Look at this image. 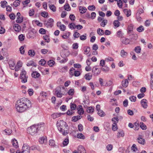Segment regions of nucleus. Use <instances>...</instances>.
<instances>
[{"instance_id": "423d86ee", "label": "nucleus", "mask_w": 153, "mask_h": 153, "mask_svg": "<svg viewBox=\"0 0 153 153\" xmlns=\"http://www.w3.org/2000/svg\"><path fill=\"white\" fill-rule=\"evenodd\" d=\"M59 129H60V132L62 133L63 135L65 136L68 134L69 131L67 124L64 126V127H63L62 128H60Z\"/></svg>"}, {"instance_id": "f704fd0d", "label": "nucleus", "mask_w": 153, "mask_h": 153, "mask_svg": "<svg viewBox=\"0 0 153 153\" xmlns=\"http://www.w3.org/2000/svg\"><path fill=\"white\" fill-rule=\"evenodd\" d=\"M98 114L100 116L103 117L105 115V114L102 110H100L98 111Z\"/></svg>"}, {"instance_id": "f8f14e48", "label": "nucleus", "mask_w": 153, "mask_h": 153, "mask_svg": "<svg viewBox=\"0 0 153 153\" xmlns=\"http://www.w3.org/2000/svg\"><path fill=\"white\" fill-rule=\"evenodd\" d=\"M141 105L144 108H146L147 107V101L145 99L142 100L141 101Z\"/></svg>"}, {"instance_id": "5fc2aeb1", "label": "nucleus", "mask_w": 153, "mask_h": 153, "mask_svg": "<svg viewBox=\"0 0 153 153\" xmlns=\"http://www.w3.org/2000/svg\"><path fill=\"white\" fill-rule=\"evenodd\" d=\"M23 21V19L21 17H17V19L16 20V22L17 23H21Z\"/></svg>"}, {"instance_id": "0eeeda50", "label": "nucleus", "mask_w": 153, "mask_h": 153, "mask_svg": "<svg viewBox=\"0 0 153 153\" xmlns=\"http://www.w3.org/2000/svg\"><path fill=\"white\" fill-rule=\"evenodd\" d=\"M92 71L94 75L97 76L100 74L101 72V70L99 69L97 66H95L93 68Z\"/></svg>"}, {"instance_id": "c03bdc74", "label": "nucleus", "mask_w": 153, "mask_h": 153, "mask_svg": "<svg viewBox=\"0 0 153 153\" xmlns=\"http://www.w3.org/2000/svg\"><path fill=\"white\" fill-rule=\"evenodd\" d=\"M141 50V48L140 46L136 47L134 49V51L137 53H139L140 52Z\"/></svg>"}, {"instance_id": "c85d7f7f", "label": "nucleus", "mask_w": 153, "mask_h": 153, "mask_svg": "<svg viewBox=\"0 0 153 153\" xmlns=\"http://www.w3.org/2000/svg\"><path fill=\"white\" fill-rule=\"evenodd\" d=\"M28 55L30 56L33 57L35 55V53L34 50H30L28 52Z\"/></svg>"}, {"instance_id": "4468645a", "label": "nucleus", "mask_w": 153, "mask_h": 153, "mask_svg": "<svg viewBox=\"0 0 153 153\" xmlns=\"http://www.w3.org/2000/svg\"><path fill=\"white\" fill-rule=\"evenodd\" d=\"M66 124V123L63 120H60L57 122L56 124L57 126V128H58V127H60L61 126H62L65 125Z\"/></svg>"}, {"instance_id": "dca6fc26", "label": "nucleus", "mask_w": 153, "mask_h": 153, "mask_svg": "<svg viewBox=\"0 0 153 153\" xmlns=\"http://www.w3.org/2000/svg\"><path fill=\"white\" fill-rule=\"evenodd\" d=\"M137 141L139 143L144 145L145 143V140L142 137H139L137 139Z\"/></svg>"}, {"instance_id": "b1692460", "label": "nucleus", "mask_w": 153, "mask_h": 153, "mask_svg": "<svg viewBox=\"0 0 153 153\" xmlns=\"http://www.w3.org/2000/svg\"><path fill=\"white\" fill-rule=\"evenodd\" d=\"M27 65L28 66H33L35 67L36 66V63L32 61H30L27 63Z\"/></svg>"}, {"instance_id": "4d7b16f0", "label": "nucleus", "mask_w": 153, "mask_h": 153, "mask_svg": "<svg viewBox=\"0 0 153 153\" xmlns=\"http://www.w3.org/2000/svg\"><path fill=\"white\" fill-rule=\"evenodd\" d=\"M80 73L79 71H76L75 69L74 75L76 76H78L80 75Z\"/></svg>"}, {"instance_id": "09e8293b", "label": "nucleus", "mask_w": 153, "mask_h": 153, "mask_svg": "<svg viewBox=\"0 0 153 153\" xmlns=\"http://www.w3.org/2000/svg\"><path fill=\"white\" fill-rule=\"evenodd\" d=\"M18 38L19 40L20 41H22L24 40L25 36L21 34L19 36Z\"/></svg>"}, {"instance_id": "3c124183", "label": "nucleus", "mask_w": 153, "mask_h": 153, "mask_svg": "<svg viewBox=\"0 0 153 153\" xmlns=\"http://www.w3.org/2000/svg\"><path fill=\"white\" fill-rule=\"evenodd\" d=\"M133 29V25L132 24L128 25V32H131L132 31Z\"/></svg>"}, {"instance_id": "0e129e2a", "label": "nucleus", "mask_w": 153, "mask_h": 153, "mask_svg": "<svg viewBox=\"0 0 153 153\" xmlns=\"http://www.w3.org/2000/svg\"><path fill=\"white\" fill-rule=\"evenodd\" d=\"M88 8L90 10H94L95 9V7L94 5H92L89 6Z\"/></svg>"}, {"instance_id": "49530a36", "label": "nucleus", "mask_w": 153, "mask_h": 153, "mask_svg": "<svg viewBox=\"0 0 153 153\" xmlns=\"http://www.w3.org/2000/svg\"><path fill=\"white\" fill-rule=\"evenodd\" d=\"M118 119L117 117H114L112 119V121L114 124H117L118 122Z\"/></svg>"}, {"instance_id": "cd10ccee", "label": "nucleus", "mask_w": 153, "mask_h": 153, "mask_svg": "<svg viewBox=\"0 0 153 153\" xmlns=\"http://www.w3.org/2000/svg\"><path fill=\"white\" fill-rule=\"evenodd\" d=\"M97 33L100 36H102L104 34V30L100 28H98L97 30Z\"/></svg>"}, {"instance_id": "6ab92c4d", "label": "nucleus", "mask_w": 153, "mask_h": 153, "mask_svg": "<svg viewBox=\"0 0 153 153\" xmlns=\"http://www.w3.org/2000/svg\"><path fill=\"white\" fill-rule=\"evenodd\" d=\"M13 28L14 30L16 32H19L21 30V27L18 24L14 25Z\"/></svg>"}, {"instance_id": "5701e85b", "label": "nucleus", "mask_w": 153, "mask_h": 153, "mask_svg": "<svg viewBox=\"0 0 153 153\" xmlns=\"http://www.w3.org/2000/svg\"><path fill=\"white\" fill-rule=\"evenodd\" d=\"M12 143L13 146L16 149L18 147V142L15 139H13Z\"/></svg>"}, {"instance_id": "2eb2a0df", "label": "nucleus", "mask_w": 153, "mask_h": 153, "mask_svg": "<svg viewBox=\"0 0 153 153\" xmlns=\"http://www.w3.org/2000/svg\"><path fill=\"white\" fill-rule=\"evenodd\" d=\"M123 12L127 17L130 16L131 15V11L130 10L125 9L123 10Z\"/></svg>"}, {"instance_id": "2f4dec72", "label": "nucleus", "mask_w": 153, "mask_h": 153, "mask_svg": "<svg viewBox=\"0 0 153 153\" xmlns=\"http://www.w3.org/2000/svg\"><path fill=\"white\" fill-rule=\"evenodd\" d=\"M94 108L92 107H89L87 109V112L89 113H92L94 111Z\"/></svg>"}, {"instance_id": "393cba45", "label": "nucleus", "mask_w": 153, "mask_h": 153, "mask_svg": "<svg viewBox=\"0 0 153 153\" xmlns=\"http://www.w3.org/2000/svg\"><path fill=\"white\" fill-rule=\"evenodd\" d=\"M79 10L80 11V13L82 14L85 12L87 9L85 7L80 6L79 7Z\"/></svg>"}, {"instance_id": "ddd939ff", "label": "nucleus", "mask_w": 153, "mask_h": 153, "mask_svg": "<svg viewBox=\"0 0 153 153\" xmlns=\"http://www.w3.org/2000/svg\"><path fill=\"white\" fill-rule=\"evenodd\" d=\"M128 79H126L123 80L122 82V86L125 88L127 87L128 85Z\"/></svg>"}, {"instance_id": "6e6d98bb", "label": "nucleus", "mask_w": 153, "mask_h": 153, "mask_svg": "<svg viewBox=\"0 0 153 153\" xmlns=\"http://www.w3.org/2000/svg\"><path fill=\"white\" fill-rule=\"evenodd\" d=\"M76 107V106L75 104L71 103V108L72 110H75Z\"/></svg>"}, {"instance_id": "f257e3e1", "label": "nucleus", "mask_w": 153, "mask_h": 153, "mask_svg": "<svg viewBox=\"0 0 153 153\" xmlns=\"http://www.w3.org/2000/svg\"><path fill=\"white\" fill-rule=\"evenodd\" d=\"M31 106L30 101L25 98H22L17 100L16 104V110L20 113L24 112Z\"/></svg>"}, {"instance_id": "37998d69", "label": "nucleus", "mask_w": 153, "mask_h": 153, "mask_svg": "<svg viewBox=\"0 0 153 153\" xmlns=\"http://www.w3.org/2000/svg\"><path fill=\"white\" fill-rule=\"evenodd\" d=\"M77 137L80 139H84L85 138V136L82 133L78 134L77 135Z\"/></svg>"}, {"instance_id": "473e14b6", "label": "nucleus", "mask_w": 153, "mask_h": 153, "mask_svg": "<svg viewBox=\"0 0 153 153\" xmlns=\"http://www.w3.org/2000/svg\"><path fill=\"white\" fill-rule=\"evenodd\" d=\"M64 9L67 11H69L71 10V7L68 4H67L64 5Z\"/></svg>"}, {"instance_id": "aec40b11", "label": "nucleus", "mask_w": 153, "mask_h": 153, "mask_svg": "<svg viewBox=\"0 0 153 153\" xmlns=\"http://www.w3.org/2000/svg\"><path fill=\"white\" fill-rule=\"evenodd\" d=\"M82 116L79 115V116H74L72 117V120L73 121L76 122L78 120L81 119L82 118Z\"/></svg>"}, {"instance_id": "f3484780", "label": "nucleus", "mask_w": 153, "mask_h": 153, "mask_svg": "<svg viewBox=\"0 0 153 153\" xmlns=\"http://www.w3.org/2000/svg\"><path fill=\"white\" fill-rule=\"evenodd\" d=\"M62 114L61 113H54L51 115V117L53 119H55L61 116Z\"/></svg>"}, {"instance_id": "e433bc0d", "label": "nucleus", "mask_w": 153, "mask_h": 153, "mask_svg": "<svg viewBox=\"0 0 153 153\" xmlns=\"http://www.w3.org/2000/svg\"><path fill=\"white\" fill-rule=\"evenodd\" d=\"M92 76L89 73L86 74L85 76V78L87 80H90Z\"/></svg>"}, {"instance_id": "9d476101", "label": "nucleus", "mask_w": 153, "mask_h": 153, "mask_svg": "<svg viewBox=\"0 0 153 153\" xmlns=\"http://www.w3.org/2000/svg\"><path fill=\"white\" fill-rule=\"evenodd\" d=\"M78 151L79 153H86L85 150L82 146H78Z\"/></svg>"}, {"instance_id": "c9c22d12", "label": "nucleus", "mask_w": 153, "mask_h": 153, "mask_svg": "<svg viewBox=\"0 0 153 153\" xmlns=\"http://www.w3.org/2000/svg\"><path fill=\"white\" fill-rule=\"evenodd\" d=\"M43 39L45 41V42H47L48 43L50 41V39L49 38V37L47 35H45L44 36H43Z\"/></svg>"}, {"instance_id": "c756f323", "label": "nucleus", "mask_w": 153, "mask_h": 153, "mask_svg": "<svg viewBox=\"0 0 153 153\" xmlns=\"http://www.w3.org/2000/svg\"><path fill=\"white\" fill-rule=\"evenodd\" d=\"M1 7L3 8H4L7 7V3L6 1H1Z\"/></svg>"}, {"instance_id": "a211bd4d", "label": "nucleus", "mask_w": 153, "mask_h": 153, "mask_svg": "<svg viewBox=\"0 0 153 153\" xmlns=\"http://www.w3.org/2000/svg\"><path fill=\"white\" fill-rule=\"evenodd\" d=\"M32 76L33 77L38 78L40 76L39 74L36 71H34L32 73Z\"/></svg>"}, {"instance_id": "4c0bfd02", "label": "nucleus", "mask_w": 153, "mask_h": 153, "mask_svg": "<svg viewBox=\"0 0 153 153\" xmlns=\"http://www.w3.org/2000/svg\"><path fill=\"white\" fill-rule=\"evenodd\" d=\"M132 151L131 153H134L137 150V148L136 147V146L134 144H133L131 147Z\"/></svg>"}, {"instance_id": "13d9d810", "label": "nucleus", "mask_w": 153, "mask_h": 153, "mask_svg": "<svg viewBox=\"0 0 153 153\" xmlns=\"http://www.w3.org/2000/svg\"><path fill=\"white\" fill-rule=\"evenodd\" d=\"M54 62L52 60H50L48 62V65L51 67L52 66L54 65Z\"/></svg>"}, {"instance_id": "72a5a7b5", "label": "nucleus", "mask_w": 153, "mask_h": 153, "mask_svg": "<svg viewBox=\"0 0 153 153\" xmlns=\"http://www.w3.org/2000/svg\"><path fill=\"white\" fill-rule=\"evenodd\" d=\"M101 69L102 71H105L106 72L108 71L109 70V67L107 66H105L103 67H102Z\"/></svg>"}, {"instance_id": "774afa93", "label": "nucleus", "mask_w": 153, "mask_h": 153, "mask_svg": "<svg viewBox=\"0 0 153 153\" xmlns=\"http://www.w3.org/2000/svg\"><path fill=\"white\" fill-rule=\"evenodd\" d=\"M34 11L33 9H31L29 12V15L30 16H32L34 15Z\"/></svg>"}, {"instance_id": "ea45409f", "label": "nucleus", "mask_w": 153, "mask_h": 153, "mask_svg": "<svg viewBox=\"0 0 153 153\" xmlns=\"http://www.w3.org/2000/svg\"><path fill=\"white\" fill-rule=\"evenodd\" d=\"M75 25L74 23H71L69 24L68 25L69 27L71 30L74 29L75 28Z\"/></svg>"}, {"instance_id": "e2e57ef3", "label": "nucleus", "mask_w": 153, "mask_h": 153, "mask_svg": "<svg viewBox=\"0 0 153 153\" xmlns=\"http://www.w3.org/2000/svg\"><path fill=\"white\" fill-rule=\"evenodd\" d=\"M50 8L51 10L55 12L56 10V8L55 6L53 4L50 5Z\"/></svg>"}, {"instance_id": "bf43d9fd", "label": "nucleus", "mask_w": 153, "mask_h": 153, "mask_svg": "<svg viewBox=\"0 0 153 153\" xmlns=\"http://www.w3.org/2000/svg\"><path fill=\"white\" fill-rule=\"evenodd\" d=\"M39 32L40 33L44 34L45 33L46 30L45 29L43 28H41L39 29Z\"/></svg>"}, {"instance_id": "79ce46f5", "label": "nucleus", "mask_w": 153, "mask_h": 153, "mask_svg": "<svg viewBox=\"0 0 153 153\" xmlns=\"http://www.w3.org/2000/svg\"><path fill=\"white\" fill-rule=\"evenodd\" d=\"M41 16L44 18H47L48 16V12L44 11L42 12L41 13Z\"/></svg>"}, {"instance_id": "a19ab883", "label": "nucleus", "mask_w": 153, "mask_h": 153, "mask_svg": "<svg viewBox=\"0 0 153 153\" xmlns=\"http://www.w3.org/2000/svg\"><path fill=\"white\" fill-rule=\"evenodd\" d=\"M20 1L19 0H16L13 3V5L16 7L18 6L20 4Z\"/></svg>"}, {"instance_id": "58836bf2", "label": "nucleus", "mask_w": 153, "mask_h": 153, "mask_svg": "<svg viewBox=\"0 0 153 153\" xmlns=\"http://www.w3.org/2000/svg\"><path fill=\"white\" fill-rule=\"evenodd\" d=\"M144 29L143 26L141 25L137 29V30L139 32H141L144 30Z\"/></svg>"}, {"instance_id": "a18cd8bd", "label": "nucleus", "mask_w": 153, "mask_h": 153, "mask_svg": "<svg viewBox=\"0 0 153 153\" xmlns=\"http://www.w3.org/2000/svg\"><path fill=\"white\" fill-rule=\"evenodd\" d=\"M49 145L51 146H54L55 145V142L53 140H51L49 141Z\"/></svg>"}, {"instance_id": "864d4df0", "label": "nucleus", "mask_w": 153, "mask_h": 153, "mask_svg": "<svg viewBox=\"0 0 153 153\" xmlns=\"http://www.w3.org/2000/svg\"><path fill=\"white\" fill-rule=\"evenodd\" d=\"M69 143V140L68 138L65 139L64 140L63 144L64 146H66Z\"/></svg>"}, {"instance_id": "412c9836", "label": "nucleus", "mask_w": 153, "mask_h": 153, "mask_svg": "<svg viewBox=\"0 0 153 153\" xmlns=\"http://www.w3.org/2000/svg\"><path fill=\"white\" fill-rule=\"evenodd\" d=\"M128 53L125 51L123 49L121 51L120 55L123 58L126 57L128 55Z\"/></svg>"}, {"instance_id": "f03ea898", "label": "nucleus", "mask_w": 153, "mask_h": 153, "mask_svg": "<svg viewBox=\"0 0 153 153\" xmlns=\"http://www.w3.org/2000/svg\"><path fill=\"white\" fill-rule=\"evenodd\" d=\"M44 126V124H39L37 125H33L27 129V132L32 135H34L36 134L39 130H43Z\"/></svg>"}, {"instance_id": "20e7f679", "label": "nucleus", "mask_w": 153, "mask_h": 153, "mask_svg": "<svg viewBox=\"0 0 153 153\" xmlns=\"http://www.w3.org/2000/svg\"><path fill=\"white\" fill-rule=\"evenodd\" d=\"M20 77L22 79L21 82L22 83H25L27 82L28 76L26 75V72L24 69L21 70Z\"/></svg>"}, {"instance_id": "a878e982", "label": "nucleus", "mask_w": 153, "mask_h": 153, "mask_svg": "<svg viewBox=\"0 0 153 153\" xmlns=\"http://www.w3.org/2000/svg\"><path fill=\"white\" fill-rule=\"evenodd\" d=\"M10 67L12 70H14L15 68V64L14 62H9Z\"/></svg>"}, {"instance_id": "7ed1b4c3", "label": "nucleus", "mask_w": 153, "mask_h": 153, "mask_svg": "<svg viewBox=\"0 0 153 153\" xmlns=\"http://www.w3.org/2000/svg\"><path fill=\"white\" fill-rule=\"evenodd\" d=\"M65 90L64 87H57L56 88L55 93L58 97H61L65 94Z\"/></svg>"}, {"instance_id": "de8ad7c7", "label": "nucleus", "mask_w": 153, "mask_h": 153, "mask_svg": "<svg viewBox=\"0 0 153 153\" xmlns=\"http://www.w3.org/2000/svg\"><path fill=\"white\" fill-rule=\"evenodd\" d=\"M140 127L143 130H145L146 129V126L143 122L140 123Z\"/></svg>"}, {"instance_id": "052dcab7", "label": "nucleus", "mask_w": 153, "mask_h": 153, "mask_svg": "<svg viewBox=\"0 0 153 153\" xmlns=\"http://www.w3.org/2000/svg\"><path fill=\"white\" fill-rule=\"evenodd\" d=\"M30 2V0H26L25 1H23L22 3L23 5H24V7H25V5H27Z\"/></svg>"}, {"instance_id": "bb28decb", "label": "nucleus", "mask_w": 153, "mask_h": 153, "mask_svg": "<svg viewBox=\"0 0 153 153\" xmlns=\"http://www.w3.org/2000/svg\"><path fill=\"white\" fill-rule=\"evenodd\" d=\"M113 24L115 28L118 27L120 25V22L118 20H115L114 21Z\"/></svg>"}, {"instance_id": "603ef678", "label": "nucleus", "mask_w": 153, "mask_h": 153, "mask_svg": "<svg viewBox=\"0 0 153 153\" xmlns=\"http://www.w3.org/2000/svg\"><path fill=\"white\" fill-rule=\"evenodd\" d=\"M106 148L108 151H111L113 148V146L111 144H108Z\"/></svg>"}, {"instance_id": "8fccbe9b", "label": "nucleus", "mask_w": 153, "mask_h": 153, "mask_svg": "<svg viewBox=\"0 0 153 153\" xmlns=\"http://www.w3.org/2000/svg\"><path fill=\"white\" fill-rule=\"evenodd\" d=\"M91 50V48L90 47H88L86 48L84 50L85 54H87L89 53Z\"/></svg>"}, {"instance_id": "1a4fd4ad", "label": "nucleus", "mask_w": 153, "mask_h": 153, "mask_svg": "<svg viewBox=\"0 0 153 153\" xmlns=\"http://www.w3.org/2000/svg\"><path fill=\"white\" fill-rule=\"evenodd\" d=\"M125 135V133L124 131L122 130H119L117 134V138H119L120 137H123Z\"/></svg>"}, {"instance_id": "9b49d317", "label": "nucleus", "mask_w": 153, "mask_h": 153, "mask_svg": "<svg viewBox=\"0 0 153 153\" xmlns=\"http://www.w3.org/2000/svg\"><path fill=\"white\" fill-rule=\"evenodd\" d=\"M121 40L123 43L125 45H127L129 44L130 42L129 39L125 37L122 38L121 39Z\"/></svg>"}, {"instance_id": "680f3d73", "label": "nucleus", "mask_w": 153, "mask_h": 153, "mask_svg": "<svg viewBox=\"0 0 153 153\" xmlns=\"http://www.w3.org/2000/svg\"><path fill=\"white\" fill-rule=\"evenodd\" d=\"M136 97L134 96H131L129 97V99L131 102H134L136 101Z\"/></svg>"}, {"instance_id": "4be33fe9", "label": "nucleus", "mask_w": 153, "mask_h": 153, "mask_svg": "<svg viewBox=\"0 0 153 153\" xmlns=\"http://www.w3.org/2000/svg\"><path fill=\"white\" fill-rule=\"evenodd\" d=\"M39 143L41 144H43L47 143V138L46 137H42L40 138L39 140Z\"/></svg>"}, {"instance_id": "338daca9", "label": "nucleus", "mask_w": 153, "mask_h": 153, "mask_svg": "<svg viewBox=\"0 0 153 153\" xmlns=\"http://www.w3.org/2000/svg\"><path fill=\"white\" fill-rule=\"evenodd\" d=\"M74 90L73 89H70L68 92V94L70 95H72L74 94Z\"/></svg>"}, {"instance_id": "69168bd1", "label": "nucleus", "mask_w": 153, "mask_h": 153, "mask_svg": "<svg viewBox=\"0 0 153 153\" xmlns=\"http://www.w3.org/2000/svg\"><path fill=\"white\" fill-rule=\"evenodd\" d=\"M112 130L114 131H115L117 129V124H113L112 126Z\"/></svg>"}, {"instance_id": "6e6552de", "label": "nucleus", "mask_w": 153, "mask_h": 153, "mask_svg": "<svg viewBox=\"0 0 153 153\" xmlns=\"http://www.w3.org/2000/svg\"><path fill=\"white\" fill-rule=\"evenodd\" d=\"M53 20L51 18L48 19L47 22H45V24L47 27H52L53 25Z\"/></svg>"}, {"instance_id": "7c9ffc66", "label": "nucleus", "mask_w": 153, "mask_h": 153, "mask_svg": "<svg viewBox=\"0 0 153 153\" xmlns=\"http://www.w3.org/2000/svg\"><path fill=\"white\" fill-rule=\"evenodd\" d=\"M107 22L108 21L106 19H103L100 25L102 27H104L107 23Z\"/></svg>"}, {"instance_id": "39448f33", "label": "nucleus", "mask_w": 153, "mask_h": 153, "mask_svg": "<svg viewBox=\"0 0 153 153\" xmlns=\"http://www.w3.org/2000/svg\"><path fill=\"white\" fill-rule=\"evenodd\" d=\"M30 149L28 146L27 144H24L22 146V151L20 152L17 150L16 153H30Z\"/></svg>"}]
</instances>
